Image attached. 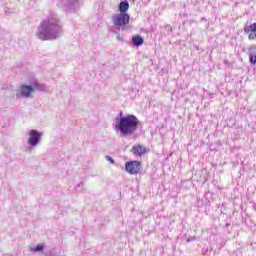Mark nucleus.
I'll return each instance as SVG.
<instances>
[{
  "label": "nucleus",
  "instance_id": "obj_1",
  "mask_svg": "<svg viewBox=\"0 0 256 256\" xmlns=\"http://www.w3.org/2000/svg\"><path fill=\"white\" fill-rule=\"evenodd\" d=\"M36 36L41 41H55L63 36V23L55 13L41 21Z\"/></svg>",
  "mask_w": 256,
  "mask_h": 256
},
{
  "label": "nucleus",
  "instance_id": "obj_2",
  "mask_svg": "<svg viewBox=\"0 0 256 256\" xmlns=\"http://www.w3.org/2000/svg\"><path fill=\"white\" fill-rule=\"evenodd\" d=\"M119 14H115L112 16V23L114 24L115 30L114 33L118 34L117 39L121 41V31L122 35H125V31H127V25H129V2L127 0L121 1L118 5Z\"/></svg>",
  "mask_w": 256,
  "mask_h": 256
},
{
  "label": "nucleus",
  "instance_id": "obj_3",
  "mask_svg": "<svg viewBox=\"0 0 256 256\" xmlns=\"http://www.w3.org/2000/svg\"><path fill=\"white\" fill-rule=\"evenodd\" d=\"M113 128L116 133H121L122 137L129 135V114L123 116V112H119L118 117L115 118Z\"/></svg>",
  "mask_w": 256,
  "mask_h": 256
},
{
  "label": "nucleus",
  "instance_id": "obj_4",
  "mask_svg": "<svg viewBox=\"0 0 256 256\" xmlns=\"http://www.w3.org/2000/svg\"><path fill=\"white\" fill-rule=\"evenodd\" d=\"M41 143V133L36 129H32L29 131L28 145L30 147H37Z\"/></svg>",
  "mask_w": 256,
  "mask_h": 256
},
{
  "label": "nucleus",
  "instance_id": "obj_5",
  "mask_svg": "<svg viewBox=\"0 0 256 256\" xmlns=\"http://www.w3.org/2000/svg\"><path fill=\"white\" fill-rule=\"evenodd\" d=\"M31 93H33V86L31 85H22L20 91L16 93L17 99L24 97V99H28L31 97Z\"/></svg>",
  "mask_w": 256,
  "mask_h": 256
},
{
  "label": "nucleus",
  "instance_id": "obj_6",
  "mask_svg": "<svg viewBox=\"0 0 256 256\" xmlns=\"http://www.w3.org/2000/svg\"><path fill=\"white\" fill-rule=\"evenodd\" d=\"M141 127V122L135 115H129V133H135Z\"/></svg>",
  "mask_w": 256,
  "mask_h": 256
},
{
  "label": "nucleus",
  "instance_id": "obj_7",
  "mask_svg": "<svg viewBox=\"0 0 256 256\" xmlns=\"http://www.w3.org/2000/svg\"><path fill=\"white\" fill-rule=\"evenodd\" d=\"M149 150L145 145L136 144L132 146L131 153L135 155L136 157H141V155H145Z\"/></svg>",
  "mask_w": 256,
  "mask_h": 256
},
{
  "label": "nucleus",
  "instance_id": "obj_8",
  "mask_svg": "<svg viewBox=\"0 0 256 256\" xmlns=\"http://www.w3.org/2000/svg\"><path fill=\"white\" fill-rule=\"evenodd\" d=\"M141 171V162L139 161H131L129 162V173L131 175H137Z\"/></svg>",
  "mask_w": 256,
  "mask_h": 256
},
{
  "label": "nucleus",
  "instance_id": "obj_9",
  "mask_svg": "<svg viewBox=\"0 0 256 256\" xmlns=\"http://www.w3.org/2000/svg\"><path fill=\"white\" fill-rule=\"evenodd\" d=\"M61 3L68 9H79V0H61Z\"/></svg>",
  "mask_w": 256,
  "mask_h": 256
},
{
  "label": "nucleus",
  "instance_id": "obj_10",
  "mask_svg": "<svg viewBox=\"0 0 256 256\" xmlns=\"http://www.w3.org/2000/svg\"><path fill=\"white\" fill-rule=\"evenodd\" d=\"M245 33H249V31H251V33L248 35V39L250 41H255L256 39V22L251 24L248 28H244Z\"/></svg>",
  "mask_w": 256,
  "mask_h": 256
},
{
  "label": "nucleus",
  "instance_id": "obj_11",
  "mask_svg": "<svg viewBox=\"0 0 256 256\" xmlns=\"http://www.w3.org/2000/svg\"><path fill=\"white\" fill-rule=\"evenodd\" d=\"M30 87H32V92L33 91H45V89H46L45 84H41L39 82H33L32 84H30Z\"/></svg>",
  "mask_w": 256,
  "mask_h": 256
},
{
  "label": "nucleus",
  "instance_id": "obj_12",
  "mask_svg": "<svg viewBox=\"0 0 256 256\" xmlns=\"http://www.w3.org/2000/svg\"><path fill=\"white\" fill-rule=\"evenodd\" d=\"M132 43L136 45V47H140V45H143L144 40L141 36H134L132 37Z\"/></svg>",
  "mask_w": 256,
  "mask_h": 256
},
{
  "label": "nucleus",
  "instance_id": "obj_13",
  "mask_svg": "<svg viewBox=\"0 0 256 256\" xmlns=\"http://www.w3.org/2000/svg\"><path fill=\"white\" fill-rule=\"evenodd\" d=\"M45 250V244H38L34 248H30V251H33L34 253H41Z\"/></svg>",
  "mask_w": 256,
  "mask_h": 256
},
{
  "label": "nucleus",
  "instance_id": "obj_14",
  "mask_svg": "<svg viewBox=\"0 0 256 256\" xmlns=\"http://www.w3.org/2000/svg\"><path fill=\"white\" fill-rule=\"evenodd\" d=\"M76 191H85V183L80 182L76 185Z\"/></svg>",
  "mask_w": 256,
  "mask_h": 256
},
{
  "label": "nucleus",
  "instance_id": "obj_15",
  "mask_svg": "<svg viewBox=\"0 0 256 256\" xmlns=\"http://www.w3.org/2000/svg\"><path fill=\"white\" fill-rule=\"evenodd\" d=\"M249 61L252 65H255V63H256V54L250 53L249 54Z\"/></svg>",
  "mask_w": 256,
  "mask_h": 256
},
{
  "label": "nucleus",
  "instance_id": "obj_16",
  "mask_svg": "<svg viewBox=\"0 0 256 256\" xmlns=\"http://www.w3.org/2000/svg\"><path fill=\"white\" fill-rule=\"evenodd\" d=\"M106 161H108L109 163H111V165H115V160L113 159V157L107 155L105 157Z\"/></svg>",
  "mask_w": 256,
  "mask_h": 256
},
{
  "label": "nucleus",
  "instance_id": "obj_17",
  "mask_svg": "<svg viewBox=\"0 0 256 256\" xmlns=\"http://www.w3.org/2000/svg\"><path fill=\"white\" fill-rule=\"evenodd\" d=\"M125 171L129 173V161L125 162Z\"/></svg>",
  "mask_w": 256,
  "mask_h": 256
},
{
  "label": "nucleus",
  "instance_id": "obj_18",
  "mask_svg": "<svg viewBox=\"0 0 256 256\" xmlns=\"http://www.w3.org/2000/svg\"><path fill=\"white\" fill-rule=\"evenodd\" d=\"M44 256H53L51 252H45Z\"/></svg>",
  "mask_w": 256,
  "mask_h": 256
},
{
  "label": "nucleus",
  "instance_id": "obj_19",
  "mask_svg": "<svg viewBox=\"0 0 256 256\" xmlns=\"http://www.w3.org/2000/svg\"><path fill=\"white\" fill-rule=\"evenodd\" d=\"M256 49V46H252L250 47V50Z\"/></svg>",
  "mask_w": 256,
  "mask_h": 256
},
{
  "label": "nucleus",
  "instance_id": "obj_20",
  "mask_svg": "<svg viewBox=\"0 0 256 256\" xmlns=\"http://www.w3.org/2000/svg\"><path fill=\"white\" fill-rule=\"evenodd\" d=\"M127 149V146L124 148V150H126Z\"/></svg>",
  "mask_w": 256,
  "mask_h": 256
}]
</instances>
